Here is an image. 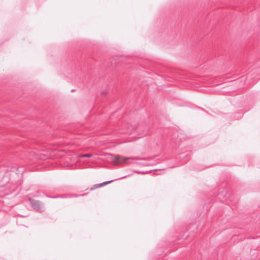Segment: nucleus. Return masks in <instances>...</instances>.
<instances>
[{"instance_id": "39448f33", "label": "nucleus", "mask_w": 260, "mask_h": 260, "mask_svg": "<svg viewBox=\"0 0 260 260\" xmlns=\"http://www.w3.org/2000/svg\"><path fill=\"white\" fill-rule=\"evenodd\" d=\"M138 174H141L142 173L141 172H138Z\"/></svg>"}, {"instance_id": "f257e3e1", "label": "nucleus", "mask_w": 260, "mask_h": 260, "mask_svg": "<svg viewBox=\"0 0 260 260\" xmlns=\"http://www.w3.org/2000/svg\"><path fill=\"white\" fill-rule=\"evenodd\" d=\"M114 159L118 163H123L127 164H134V159L131 157H123L120 155H115Z\"/></svg>"}, {"instance_id": "f03ea898", "label": "nucleus", "mask_w": 260, "mask_h": 260, "mask_svg": "<svg viewBox=\"0 0 260 260\" xmlns=\"http://www.w3.org/2000/svg\"><path fill=\"white\" fill-rule=\"evenodd\" d=\"M29 201L33 208L36 210L40 212L44 210L43 204L40 201L30 199H29Z\"/></svg>"}, {"instance_id": "7ed1b4c3", "label": "nucleus", "mask_w": 260, "mask_h": 260, "mask_svg": "<svg viewBox=\"0 0 260 260\" xmlns=\"http://www.w3.org/2000/svg\"><path fill=\"white\" fill-rule=\"evenodd\" d=\"M113 181H114V180L108 181L104 182L100 184L99 185V187H102V186H103L104 185H107V184H108L113 182Z\"/></svg>"}, {"instance_id": "20e7f679", "label": "nucleus", "mask_w": 260, "mask_h": 260, "mask_svg": "<svg viewBox=\"0 0 260 260\" xmlns=\"http://www.w3.org/2000/svg\"><path fill=\"white\" fill-rule=\"evenodd\" d=\"M92 156V154H89V153H87V154H83L81 155V157H90Z\"/></svg>"}]
</instances>
